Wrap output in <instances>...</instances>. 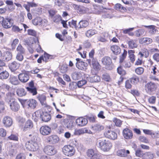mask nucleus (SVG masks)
<instances>
[{
	"label": "nucleus",
	"instance_id": "nucleus-16",
	"mask_svg": "<svg viewBox=\"0 0 159 159\" xmlns=\"http://www.w3.org/2000/svg\"><path fill=\"white\" fill-rule=\"evenodd\" d=\"M46 139L48 143L55 144L58 142L59 139L57 135H53L48 137Z\"/></svg>",
	"mask_w": 159,
	"mask_h": 159
},
{
	"label": "nucleus",
	"instance_id": "nucleus-48",
	"mask_svg": "<svg viewBox=\"0 0 159 159\" xmlns=\"http://www.w3.org/2000/svg\"><path fill=\"white\" fill-rule=\"evenodd\" d=\"M16 51L18 52V53L25 54V50L21 45L19 44L16 48Z\"/></svg>",
	"mask_w": 159,
	"mask_h": 159
},
{
	"label": "nucleus",
	"instance_id": "nucleus-33",
	"mask_svg": "<svg viewBox=\"0 0 159 159\" xmlns=\"http://www.w3.org/2000/svg\"><path fill=\"white\" fill-rule=\"evenodd\" d=\"M139 55H140L141 57H148L149 55V52L148 49L146 48H142L141 51L139 52Z\"/></svg>",
	"mask_w": 159,
	"mask_h": 159
},
{
	"label": "nucleus",
	"instance_id": "nucleus-18",
	"mask_svg": "<svg viewBox=\"0 0 159 159\" xmlns=\"http://www.w3.org/2000/svg\"><path fill=\"white\" fill-rule=\"evenodd\" d=\"M20 66V63L16 61H14L9 64V67L12 72H15L19 69Z\"/></svg>",
	"mask_w": 159,
	"mask_h": 159
},
{
	"label": "nucleus",
	"instance_id": "nucleus-56",
	"mask_svg": "<svg viewBox=\"0 0 159 159\" xmlns=\"http://www.w3.org/2000/svg\"><path fill=\"white\" fill-rule=\"evenodd\" d=\"M7 135V131L3 128H0V136L4 137H5Z\"/></svg>",
	"mask_w": 159,
	"mask_h": 159
},
{
	"label": "nucleus",
	"instance_id": "nucleus-17",
	"mask_svg": "<svg viewBox=\"0 0 159 159\" xmlns=\"http://www.w3.org/2000/svg\"><path fill=\"white\" fill-rule=\"evenodd\" d=\"M33 126L32 121L30 120H28L25 123L24 126H21V130L23 131H25L28 129H32Z\"/></svg>",
	"mask_w": 159,
	"mask_h": 159
},
{
	"label": "nucleus",
	"instance_id": "nucleus-2",
	"mask_svg": "<svg viewBox=\"0 0 159 159\" xmlns=\"http://www.w3.org/2000/svg\"><path fill=\"white\" fill-rule=\"evenodd\" d=\"M111 125L106 126L103 135L107 138L111 140H115L117 139V135L116 132L111 130Z\"/></svg>",
	"mask_w": 159,
	"mask_h": 159
},
{
	"label": "nucleus",
	"instance_id": "nucleus-24",
	"mask_svg": "<svg viewBox=\"0 0 159 159\" xmlns=\"http://www.w3.org/2000/svg\"><path fill=\"white\" fill-rule=\"evenodd\" d=\"M37 98L42 105L44 106L43 108H50L49 106H48L46 102V97L45 96L42 94L40 95Z\"/></svg>",
	"mask_w": 159,
	"mask_h": 159
},
{
	"label": "nucleus",
	"instance_id": "nucleus-39",
	"mask_svg": "<svg viewBox=\"0 0 159 159\" xmlns=\"http://www.w3.org/2000/svg\"><path fill=\"white\" fill-rule=\"evenodd\" d=\"M96 34V31L95 30L90 29L87 30L86 31L85 35L87 37L90 38Z\"/></svg>",
	"mask_w": 159,
	"mask_h": 159
},
{
	"label": "nucleus",
	"instance_id": "nucleus-40",
	"mask_svg": "<svg viewBox=\"0 0 159 159\" xmlns=\"http://www.w3.org/2000/svg\"><path fill=\"white\" fill-rule=\"evenodd\" d=\"M9 76V73L6 71H0V79L4 80L7 79Z\"/></svg>",
	"mask_w": 159,
	"mask_h": 159
},
{
	"label": "nucleus",
	"instance_id": "nucleus-64",
	"mask_svg": "<svg viewBox=\"0 0 159 159\" xmlns=\"http://www.w3.org/2000/svg\"><path fill=\"white\" fill-rule=\"evenodd\" d=\"M18 43L19 40L18 39H16L13 41L11 45V48L13 49L15 48L16 45Z\"/></svg>",
	"mask_w": 159,
	"mask_h": 159
},
{
	"label": "nucleus",
	"instance_id": "nucleus-28",
	"mask_svg": "<svg viewBox=\"0 0 159 159\" xmlns=\"http://www.w3.org/2000/svg\"><path fill=\"white\" fill-rule=\"evenodd\" d=\"M10 107L12 111H17L19 110L20 106L17 102L16 101H13L11 103Z\"/></svg>",
	"mask_w": 159,
	"mask_h": 159
},
{
	"label": "nucleus",
	"instance_id": "nucleus-44",
	"mask_svg": "<svg viewBox=\"0 0 159 159\" xmlns=\"http://www.w3.org/2000/svg\"><path fill=\"white\" fill-rule=\"evenodd\" d=\"M128 44L129 47L131 49H133L137 47V45L135 42L132 39L128 41Z\"/></svg>",
	"mask_w": 159,
	"mask_h": 159
},
{
	"label": "nucleus",
	"instance_id": "nucleus-9",
	"mask_svg": "<svg viewBox=\"0 0 159 159\" xmlns=\"http://www.w3.org/2000/svg\"><path fill=\"white\" fill-rule=\"evenodd\" d=\"M76 60L77 61L76 66L78 69L82 70H85L87 69L88 65L86 62L83 61L79 58H76Z\"/></svg>",
	"mask_w": 159,
	"mask_h": 159
},
{
	"label": "nucleus",
	"instance_id": "nucleus-26",
	"mask_svg": "<svg viewBox=\"0 0 159 159\" xmlns=\"http://www.w3.org/2000/svg\"><path fill=\"white\" fill-rule=\"evenodd\" d=\"M92 65L93 69L95 71H98L101 68V66L98 61L94 59L92 61Z\"/></svg>",
	"mask_w": 159,
	"mask_h": 159
},
{
	"label": "nucleus",
	"instance_id": "nucleus-50",
	"mask_svg": "<svg viewBox=\"0 0 159 159\" xmlns=\"http://www.w3.org/2000/svg\"><path fill=\"white\" fill-rule=\"evenodd\" d=\"M102 79L106 82H109L111 80V78L110 75L107 73H105L102 75Z\"/></svg>",
	"mask_w": 159,
	"mask_h": 159
},
{
	"label": "nucleus",
	"instance_id": "nucleus-37",
	"mask_svg": "<svg viewBox=\"0 0 159 159\" xmlns=\"http://www.w3.org/2000/svg\"><path fill=\"white\" fill-rule=\"evenodd\" d=\"M98 152L96 149H89L87 151L86 153L88 157L91 158Z\"/></svg>",
	"mask_w": 159,
	"mask_h": 159
},
{
	"label": "nucleus",
	"instance_id": "nucleus-41",
	"mask_svg": "<svg viewBox=\"0 0 159 159\" xmlns=\"http://www.w3.org/2000/svg\"><path fill=\"white\" fill-rule=\"evenodd\" d=\"M117 73L120 76H124L126 74V71L123 69L122 66L120 65L117 69Z\"/></svg>",
	"mask_w": 159,
	"mask_h": 159
},
{
	"label": "nucleus",
	"instance_id": "nucleus-38",
	"mask_svg": "<svg viewBox=\"0 0 159 159\" xmlns=\"http://www.w3.org/2000/svg\"><path fill=\"white\" fill-rule=\"evenodd\" d=\"M136 28L133 27L123 30V33L124 34H128L130 36H133L134 35V33L132 31Z\"/></svg>",
	"mask_w": 159,
	"mask_h": 159
},
{
	"label": "nucleus",
	"instance_id": "nucleus-3",
	"mask_svg": "<svg viewBox=\"0 0 159 159\" xmlns=\"http://www.w3.org/2000/svg\"><path fill=\"white\" fill-rule=\"evenodd\" d=\"M19 101L24 108L34 109L38 104L37 101L33 99L29 100L19 99Z\"/></svg>",
	"mask_w": 159,
	"mask_h": 159
},
{
	"label": "nucleus",
	"instance_id": "nucleus-32",
	"mask_svg": "<svg viewBox=\"0 0 159 159\" xmlns=\"http://www.w3.org/2000/svg\"><path fill=\"white\" fill-rule=\"evenodd\" d=\"M155 157V154L151 152H147L144 153L143 159H153Z\"/></svg>",
	"mask_w": 159,
	"mask_h": 159
},
{
	"label": "nucleus",
	"instance_id": "nucleus-54",
	"mask_svg": "<svg viewBox=\"0 0 159 159\" xmlns=\"http://www.w3.org/2000/svg\"><path fill=\"white\" fill-rule=\"evenodd\" d=\"M156 97L152 96L149 98L148 99V101L150 103L154 104L156 102Z\"/></svg>",
	"mask_w": 159,
	"mask_h": 159
},
{
	"label": "nucleus",
	"instance_id": "nucleus-11",
	"mask_svg": "<svg viewBox=\"0 0 159 159\" xmlns=\"http://www.w3.org/2000/svg\"><path fill=\"white\" fill-rule=\"evenodd\" d=\"M149 69L151 70V74L149 77L150 79L152 80L159 81V79L155 76L159 72L156 67V65L151 66Z\"/></svg>",
	"mask_w": 159,
	"mask_h": 159
},
{
	"label": "nucleus",
	"instance_id": "nucleus-45",
	"mask_svg": "<svg viewBox=\"0 0 159 159\" xmlns=\"http://www.w3.org/2000/svg\"><path fill=\"white\" fill-rule=\"evenodd\" d=\"M16 93L20 97L25 96L26 94L25 90L23 88H18L17 90Z\"/></svg>",
	"mask_w": 159,
	"mask_h": 159
},
{
	"label": "nucleus",
	"instance_id": "nucleus-34",
	"mask_svg": "<svg viewBox=\"0 0 159 159\" xmlns=\"http://www.w3.org/2000/svg\"><path fill=\"white\" fill-rule=\"evenodd\" d=\"M89 25V22L85 20H82L79 23V28H84L88 27Z\"/></svg>",
	"mask_w": 159,
	"mask_h": 159
},
{
	"label": "nucleus",
	"instance_id": "nucleus-58",
	"mask_svg": "<svg viewBox=\"0 0 159 159\" xmlns=\"http://www.w3.org/2000/svg\"><path fill=\"white\" fill-rule=\"evenodd\" d=\"M139 140L142 142L145 143H148L149 142L147 138L144 136H140L139 137Z\"/></svg>",
	"mask_w": 159,
	"mask_h": 159
},
{
	"label": "nucleus",
	"instance_id": "nucleus-25",
	"mask_svg": "<svg viewBox=\"0 0 159 159\" xmlns=\"http://www.w3.org/2000/svg\"><path fill=\"white\" fill-rule=\"evenodd\" d=\"M130 153L128 150H126L125 149L118 150L116 152L117 155L119 156L125 157Z\"/></svg>",
	"mask_w": 159,
	"mask_h": 159
},
{
	"label": "nucleus",
	"instance_id": "nucleus-21",
	"mask_svg": "<svg viewBox=\"0 0 159 159\" xmlns=\"http://www.w3.org/2000/svg\"><path fill=\"white\" fill-rule=\"evenodd\" d=\"M1 57L3 61H8L11 59L12 54L10 52L6 51L4 52L2 54Z\"/></svg>",
	"mask_w": 159,
	"mask_h": 159
},
{
	"label": "nucleus",
	"instance_id": "nucleus-57",
	"mask_svg": "<svg viewBox=\"0 0 159 159\" xmlns=\"http://www.w3.org/2000/svg\"><path fill=\"white\" fill-rule=\"evenodd\" d=\"M61 17L59 15H56L53 18V21L57 23L59 22L60 21L62 20Z\"/></svg>",
	"mask_w": 159,
	"mask_h": 159
},
{
	"label": "nucleus",
	"instance_id": "nucleus-19",
	"mask_svg": "<svg viewBox=\"0 0 159 159\" xmlns=\"http://www.w3.org/2000/svg\"><path fill=\"white\" fill-rule=\"evenodd\" d=\"M2 122L6 127H9L12 125L13 121L10 117L7 116L4 117Z\"/></svg>",
	"mask_w": 159,
	"mask_h": 159
},
{
	"label": "nucleus",
	"instance_id": "nucleus-23",
	"mask_svg": "<svg viewBox=\"0 0 159 159\" xmlns=\"http://www.w3.org/2000/svg\"><path fill=\"white\" fill-rule=\"evenodd\" d=\"M92 129L95 133H99L103 130L105 128L104 126L99 124L97 123L94 124L92 126Z\"/></svg>",
	"mask_w": 159,
	"mask_h": 159
},
{
	"label": "nucleus",
	"instance_id": "nucleus-15",
	"mask_svg": "<svg viewBox=\"0 0 159 159\" xmlns=\"http://www.w3.org/2000/svg\"><path fill=\"white\" fill-rule=\"evenodd\" d=\"M75 122L78 126L82 127L85 125L87 124L88 121L87 119L80 117L76 119Z\"/></svg>",
	"mask_w": 159,
	"mask_h": 159
},
{
	"label": "nucleus",
	"instance_id": "nucleus-49",
	"mask_svg": "<svg viewBox=\"0 0 159 159\" xmlns=\"http://www.w3.org/2000/svg\"><path fill=\"white\" fill-rule=\"evenodd\" d=\"M129 80L132 84H137L139 82V77L135 76L130 78Z\"/></svg>",
	"mask_w": 159,
	"mask_h": 159
},
{
	"label": "nucleus",
	"instance_id": "nucleus-27",
	"mask_svg": "<svg viewBox=\"0 0 159 159\" xmlns=\"http://www.w3.org/2000/svg\"><path fill=\"white\" fill-rule=\"evenodd\" d=\"M27 4H24L23 7L25 8L28 12H30V7H36L37 6V4L34 2H27Z\"/></svg>",
	"mask_w": 159,
	"mask_h": 159
},
{
	"label": "nucleus",
	"instance_id": "nucleus-13",
	"mask_svg": "<svg viewBox=\"0 0 159 159\" xmlns=\"http://www.w3.org/2000/svg\"><path fill=\"white\" fill-rule=\"evenodd\" d=\"M29 71H26L25 73L19 74L18 76L19 80L22 82H26L29 79Z\"/></svg>",
	"mask_w": 159,
	"mask_h": 159
},
{
	"label": "nucleus",
	"instance_id": "nucleus-52",
	"mask_svg": "<svg viewBox=\"0 0 159 159\" xmlns=\"http://www.w3.org/2000/svg\"><path fill=\"white\" fill-rule=\"evenodd\" d=\"M144 153L143 151L139 149H137L135 151L136 156L139 157H143Z\"/></svg>",
	"mask_w": 159,
	"mask_h": 159
},
{
	"label": "nucleus",
	"instance_id": "nucleus-29",
	"mask_svg": "<svg viewBox=\"0 0 159 159\" xmlns=\"http://www.w3.org/2000/svg\"><path fill=\"white\" fill-rule=\"evenodd\" d=\"M114 9L117 11L122 12H125L127 11L126 8L120 3L116 4L114 7Z\"/></svg>",
	"mask_w": 159,
	"mask_h": 159
},
{
	"label": "nucleus",
	"instance_id": "nucleus-1",
	"mask_svg": "<svg viewBox=\"0 0 159 159\" xmlns=\"http://www.w3.org/2000/svg\"><path fill=\"white\" fill-rule=\"evenodd\" d=\"M43 108L35 111L33 115L34 120L37 121L39 118H41L42 121L45 122L50 121L51 118V115L48 112L46 111V108Z\"/></svg>",
	"mask_w": 159,
	"mask_h": 159
},
{
	"label": "nucleus",
	"instance_id": "nucleus-6",
	"mask_svg": "<svg viewBox=\"0 0 159 159\" xmlns=\"http://www.w3.org/2000/svg\"><path fill=\"white\" fill-rule=\"evenodd\" d=\"M25 147L27 149L31 151L35 152L38 150L39 146L35 140H30L25 143Z\"/></svg>",
	"mask_w": 159,
	"mask_h": 159
},
{
	"label": "nucleus",
	"instance_id": "nucleus-59",
	"mask_svg": "<svg viewBox=\"0 0 159 159\" xmlns=\"http://www.w3.org/2000/svg\"><path fill=\"white\" fill-rule=\"evenodd\" d=\"M130 93L134 96H138L140 95V93L137 89L131 90Z\"/></svg>",
	"mask_w": 159,
	"mask_h": 159
},
{
	"label": "nucleus",
	"instance_id": "nucleus-12",
	"mask_svg": "<svg viewBox=\"0 0 159 159\" xmlns=\"http://www.w3.org/2000/svg\"><path fill=\"white\" fill-rule=\"evenodd\" d=\"M40 134L44 136L48 135L52 132L51 128L48 126L45 125L42 126L40 128Z\"/></svg>",
	"mask_w": 159,
	"mask_h": 159
},
{
	"label": "nucleus",
	"instance_id": "nucleus-7",
	"mask_svg": "<svg viewBox=\"0 0 159 159\" xmlns=\"http://www.w3.org/2000/svg\"><path fill=\"white\" fill-rule=\"evenodd\" d=\"M102 62L105 66L106 69L111 70L112 69V61L109 57L108 56L104 57L102 60Z\"/></svg>",
	"mask_w": 159,
	"mask_h": 159
},
{
	"label": "nucleus",
	"instance_id": "nucleus-51",
	"mask_svg": "<svg viewBox=\"0 0 159 159\" xmlns=\"http://www.w3.org/2000/svg\"><path fill=\"white\" fill-rule=\"evenodd\" d=\"M68 67L66 65H62L60 69V72L61 73H66L68 70Z\"/></svg>",
	"mask_w": 159,
	"mask_h": 159
},
{
	"label": "nucleus",
	"instance_id": "nucleus-60",
	"mask_svg": "<svg viewBox=\"0 0 159 159\" xmlns=\"http://www.w3.org/2000/svg\"><path fill=\"white\" fill-rule=\"evenodd\" d=\"M130 81L129 80H127L125 82V88L128 89H130L132 88V85L130 83Z\"/></svg>",
	"mask_w": 159,
	"mask_h": 159
},
{
	"label": "nucleus",
	"instance_id": "nucleus-14",
	"mask_svg": "<svg viewBox=\"0 0 159 159\" xmlns=\"http://www.w3.org/2000/svg\"><path fill=\"white\" fill-rule=\"evenodd\" d=\"M123 135L124 137L126 139H129L132 138L133 133L131 130L128 128L124 129L123 131Z\"/></svg>",
	"mask_w": 159,
	"mask_h": 159
},
{
	"label": "nucleus",
	"instance_id": "nucleus-4",
	"mask_svg": "<svg viewBox=\"0 0 159 159\" xmlns=\"http://www.w3.org/2000/svg\"><path fill=\"white\" fill-rule=\"evenodd\" d=\"M63 154L66 156L71 157L75 154L76 151L75 148L70 145H64L62 148Z\"/></svg>",
	"mask_w": 159,
	"mask_h": 159
},
{
	"label": "nucleus",
	"instance_id": "nucleus-36",
	"mask_svg": "<svg viewBox=\"0 0 159 159\" xmlns=\"http://www.w3.org/2000/svg\"><path fill=\"white\" fill-rule=\"evenodd\" d=\"M88 130L86 128H82L80 129H76L75 130L74 134L75 135H79L87 133Z\"/></svg>",
	"mask_w": 159,
	"mask_h": 159
},
{
	"label": "nucleus",
	"instance_id": "nucleus-35",
	"mask_svg": "<svg viewBox=\"0 0 159 159\" xmlns=\"http://www.w3.org/2000/svg\"><path fill=\"white\" fill-rule=\"evenodd\" d=\"M93 8L94 9V11H95L96 14H100L101 12H102L103 10L105 9V8H104L103 7L99 5H93Z\"/></svg>",
	"mask_w": 159,
	"mask_h": 159
},
{
	"label": "nucleus",
	"instance_id": "nucleus-61",
	"mask_svg": "<svg viewBox=\"0 0 159 159\" xmlns=\"http://www.w3.org/2000/svg\"><path fill=\"white\" fill-rule=\"evenodd\" d=\"M122 2L125 4L132 5L135 4V2L132 0H121Z\"/></svg>",
	"mask_w": 159,
	"mask_h": 159
},
{
	"label": "nucleus",
	"instance_id": "nucleus-55",
	"mask_svg": "<svg viewBox=\"0 0 159 159\" xmlns=\"http://www.w3.org/2000/svg\"><path fill=\"white\" fill-rule=\"evenodd\" d=\"M144 26L147 28L149 30V32L152 33L155 31V26L154 25H151L149 26L145 25Z\"/></svg>",
	"mask_w": 159,
	"mask_h": 159
},
{
	"label": "nucleus",
	"instance_id": "nucleus-20",
	"mask_svg": "<svg viewBox=\"0 0 159 159\" xmlns=\"http://www.w3.org/2000/svg\"><path fill=\"white\" fill-rule=\"evenodd\" d=\"M11 19L8 18H4V20L2 24V26L5 29L10 28L12 26L11 22Z\"/></svg>",
	"mask_w": 159,
	"mask_h": 159
},
{
	"label": "nucleus",
	"instance_id": "nucleus-8",
	"mask_svg": "<svg viewBox=\"0 0 159 159\" xmlns=\"http://www.w3.org/2000/svg\"><path fill=\"white\" fill-rule=\"evenodd\" d=\"M157 88V84L151 81L146 84L145 88L146 92L150 94L155 91Z\"/></svg>",
	"mask_w": 159,
	"mask_h": 159
},
{
	"label": "nucleus",
	"instance_id": "nucleus-42",
	"mask_svg": "<svg viewBox=\"0 0 159 159\" xmlns=\"http://www.w3.org/2000/svg\"><path fill=\"white\" fill-rule=\"evenodd\" d=\"M144 71V68L142 67H138L135 69L134 72L138 75H143Z\"/></svg>",
	"mask_w": 159,
	"mask_h": 159
},
{
	"label": "nucleus",
	"instance_id": "nucleus-22",
	"mask_svg": "<svg viewBox=\"0 0 159 159\" xmlns=\"http://www.w3.org/2000/svg\"><path fill=\"white\" fill-rule=\"evenodd\" d=\"M152 41V39L148 37H143L139 39V43L144 45H148L151 43Z\"/></svg>",
	"mask_w": 159,
	"mask_h": 159
},
{
	"label": "nucleus",
	"instance_id": "nucleus-43",
	"mask_svg": "<svg viewBox=\"0 0 159 159\" xmlns=\"http://www.w3.org/2000/svg\"><path fill=\"white\" fill-rule=\"evenodd\" d=\"M106 34L105 32H103L98 37V40L101 42H106L107 41L106 38Z\"/></svg>",
	"mask_w": 159,
	"mask_h": 159
},
{
	"label": "nucleus",
	"instance_id": "nucleus-62",
	"mask_svg": "<svg viewBox=\"0 0 159 159\" xmlns=\"http://www.w3.org/2000/svg\"><path fill=\"white\" fill-rule=\"evenodd\" d=\"M143 63V61L142 59L138 58L135 61L134 65L135 66H141Z\"/></svg>",
	"mask_w": 159,
	"mask_h": 159
},
{
	"label": "nucleus",
	"instance_id": "nucleus-10",
	"mask_svg": "<svg viewBox=\"0 0 159 159\" xmlns=\"http://www.w3.org/2000/svg\"><path fill=\"white\" fill-rule=\"evenodd\" d=\"M43 151L44 153L49 156H52L57 152L56 150L53 146L51 145L45 146L43 149Z\"/></svg>",
	"mask_w": 159,
	"mask_h": 159
},
{
	"label": "nucleus",
	"instance_id": "nucleus-53",
	"mask_svg": "<svg viewBox=\"0 0 159 159\" xmlns=\"http://www.w3.org/2000/svg\"><path fill=\"white\" fill-rule=\"evenodd\" d=\"M7 138L10 140L15 141H18V136L14 134H11L7 137Z\"/></svg>",
	"mask_w": 159,
	"mask_h": 159
},
{
	"label": "nucleus",
	"instance_id": "nucleus-31",
	"mask_svg": "<svg viewBox=\"0 0 159 159\" xmlns=\"http://www.w3.org/2000/svg\"><path fill=\"white\" fill-rule=\"evenodd\" d=\"M111 49L113 53L116 54H119L121 52V48L116 45H113L111 47Z\"/></svg>",
	"mask_w": 159,
	"mask_h": 159
},
{
	"label": "nucleus",
	"instance_id": "nucleus-47",
	"mask_svg": "<svg viewBox=\"0 0 159 159\" xmlns=\"http://www.w3.org/2000/svg\"><path fill=\"white\" fill-rule=\"evenodd\" d=\"M26 89L27 91L32 94L33 95H35L37 94V89L36 87L33 88H26Z\"/></svg>",
	"mask_w": 159,
	"mask_h": 159
},
{
	"label": "nucleus",
	"instance_id": "nucleus-5",
	"mask_svg": "<svg viewBox=\"0 0 159 159\" xmlns=\"http://www.w3.org/2000/svg\"><path fill=\"white\" fill-rule=\"evenodd\" d=\"M98 145L99 148L104 152L109 151L112 146L111 142L106 139L99 140Z\"/></svg>",
	"mask_w": 159,
	"mask_h": 159
},
{
	"label": "nucleus",
	"instance_id": "nucleus-30",
	"mask_svg": "<svg viewBox=\"0 0 159 159\" xmlns=\"http://www.w3.org/2000/svg\"><path fill=\"white\" fill-rule=\"evenodd\" d=\"M10 82L13 85H18L20 84V80L16 76H11L9 79Z\"/></svg>",
	"mask_w": 159,
	"mask_h": 159
},
{
	"label": "nucleus",
	"instance_id": "nucleus-46",
	"mask_svg": "<svg viewBox=\"0 0 159 159\" xmlns=\"http://www.w3.org/2000/svg\"><path fill=\"white\" fill-rule=\"evenodd\" d=\"M91 82H98L100 80V76L97 75H95L89 78V80Z\"/></svg>",
	"mask_w": 159,
	"mask_h": 159
},
{
	"label": "nucleus",
	"instance_id": "nucleus-63",
	"mask_svg": "<svg viewBox=\"0 0 159 159\" xmlns=\"http://www.w3.org/2000/svg\"><path fill=\"white\" fill-rule=\"evenodd\" d=\"M113 122L115 123L116 125L117 126L120 127L122 124L121 121L120 120L117 118L114 119L113 120Z\"/></svg>",
	"mask_w": 159,
	"mask_h": 159
}]
</instances>
